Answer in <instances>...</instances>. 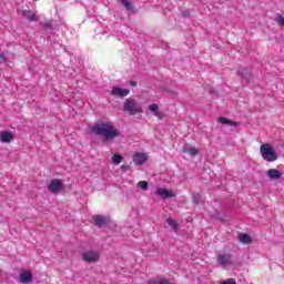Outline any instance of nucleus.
I'll list each match as a JSON object with an SVG mask.
<instances>
[{
	"label": "nucleus",
	"instance_id": "1",
	"mask_svg": "<svg viewBox=\"0 0 284 284\" xmlns=\"http://www.w3.org/2000/svg\"><path fill=\"white\" fill-rule=\"evenodd\" d=\"M91 130L93 134H97L98 136H103V139H105L106 141H112V139L121 136V133L114 128V124H112V122L95 123Z\"/></svg>",
	"mask_w": 284,
	"mask_h": 284
},
{
	"label": "nucleus",
	"instance_id": "2",
	"mask_svg": "<svg viewBox=\"0 0 284 284\" xmlns=\"http://www.w3.org/2000/svg\"><path fill=\"white\" fill-rule=\"evenodd\" d=\"M260 152L262 155V159L264 161H267L268 163H274V161L278 160V154H276V151H274V146L271 144H262L260 146Z\"/></svg>",
	"mask_w": 284,
	"mask_h": 284
},
{
	"label": "nucleus",
	"instance_id": "3",
	"mask_svg": "<svg viewBox=\"0 0 284 284\" xmlns=\"http://www.w3.org/2000/svg\"><path fill=\"white\" fill-rule=\"evenodd\" d=\"M123 110L131 116H134V114L142 112L143 109L141 108V104H138L134 99H126L124 101Z\"/></svg>",
	"mask_w": 284,
	"mask_h": 284
},
{
	"label": "nucleus",
	"instance_id": "4",
	"mask_svg": "<svg viewBox=\"0 0 284 284\" xmlns=\"http://www.w3.org/2000/svg\"><path fill=\"white\" fill-rule=\"evenodd\" d=\"M217 263L222 267H227L232 265V254L222 253L217 255Z\"/></svg>",
	"mask_w": 284,
	"mask_h": 284
},
{
	"label": "nucleus",
	"instance_id": "5",
	"mask_svg": "<svg viewBox=\"0 0 284 284\" xmlns=\"http://www.w3.org/2000/svg\"><path fill=\"white\" fill-rule=\"evenodd\" d=\"M99 252L95 251H87L82 255L83 261H85L87 263H97V261H99Z\"/></svg>",
	"mask_w": 284,
	"mask_h": 284
},
{
	"label": "nucleus",
	"instance_id": "6",
	"mask_svg": "<svg viewBox=\"0 0 284 284\" xmlns=\"http://www.w3.org/2000/svg\"><path fill=\"white\" fill-rule=\"evenodd\" d=\"M130 94L129 89H123L120 87H112L111 95L116 97L118 99H123V97H128Z\"/></svg>",
	"mask_w": 284,
	"mask_h": 284
},
{
	"label": "nucleus",
	"instance_id": "7",
	"mask_svg": "<svg viewBox=\"0 0 284 284\" xmlns=\"http://www.w3.org/2000/svg\"><path fill=\"white\" fill-rule=\"evenodd\" d=\"M32 281H34V276L32 275V272L23 271L22 273H20V282L22 284H30L32 283Z\"/></svg>",
	"mask_w": 284,
	"mask_h": 284
},
{
	"label": "nucleus",
	"instance_id": "8",
	"mask_svg": "<svg viewBox=\"0 0 284 284\" xmlns=\"http://www.w3.org/2000/svg\"><path fill=\"white\" fill-rule=\"evenodd\" d=\"M148 161V155L145 153H134L133 154V163L135 165H143Z\"/></svg>",
	"mask_w": 284,
	"mask_h": 284
},
{
	"label": "nucleus",
	"instance_id": "9",
	"mask_svg": "<svg viewBox=\"0 0 284 284\" xmlns=\"http://www.w3.org/2000/svg\"><path fill=\"white\" fill-rule=\"evenodd\" d=\"M61 187H62L61 180H52L48 185V190L53 193L59 192Z\"/></svg>",
	"mask_w": 284,
	"mask_h": 284
},
{
	"label": "nucleus",
	"instance_id": "10",
	"mask_svg": "<svg viewBox=\"0 0 284 284\" xmlns=\"http://www.w3.org/2000/svg\"><path fill=\"white\" fill-rule=\"evenodd\" d=\"M155 194L162 199H172L174 196V193L168 189H156Z\"/></svg>",
	"mask_w": 284,
	"mask_h": 284
},
{
	"label": "nucleus",
	"instance_id": "11",
	"mask_svg": "<svg viewBox=\"0 0 284 284\" xmlns=\"http://www.w3.org/2000/svg\"><path fill=\"white\" fill-rule=\"evenodd\" d=\"M146 284H172V282L165 277H153L148 280Z\"/></svg>",
	"mask_w": 284,
	"mask_h": 284
},
{
	"label": "nucleus",
	"instance_id": "12",
	"mask_svg": "<svg viewBox=\"0 0 284 284\" xmlns=\"http://www.w3.org/2000/svg\"><path fill=\"white\" fill-rule=\"evenodd\" d=\"M13 139H14V135H12V133H10L9 131H3L0 134V141L2 143H10Z\"/></svg>",
	"mask_w": 284,
	"mask_h": 284
},
{
	"label": "nucleus",
	"instance_id": "13",
	"mask_svg": "<svg viewBox=\"0 0 284 284\" xmlns=\"http://www.w3.org/2000/svg\"><path fill=\"white\" fill-rule=\"evenodd\" d=\"M182 152H183L184 154H190L191 156H196V154H199V150H197L196 148L190 145V144H186V145L183 148Z\"/></svg>",
	"mask_w": 284,
	"mask_h": 284
},
{
	"label": "nucleus",
	"instance_id": "14",
	"mask_svg": "<svg viewBox=\"0 0 284 284\" xmlns=\"http://www.w3.org/2000/svg\"><path fill=\"white\" fill-rule=\"evenodd\" d=\"M93 220H94L97 227H103V226L108 225V219H105L104 216L95 215L93 217Z\"/></svg>",
	"mask_w": 284,
	"mask_h": 284
},
{
	"label": "nucleus",
	"instance_id": "15",
	"mask_svg": "<svg viewBox=\"0 0 284 284\" xmlns=\"http://www.w3.org/2000/svg\"><path fill=\"white\" fill-rule=\"evenodd\" d=\"M267 176H268V179L278 180V179H281V176H283V173H281V171H278L276 169H270L267 171Z\"/></svg>",
	"mask_w": 284,
	"mask_h": 284
},
{
	"label": "nucleus",
	"instance_id": "16",
	"mask_svg": "<svg viewBox=\"0 0 284 284\" xmlns=\"http://www.w3.org/2000/svg\"><path fill=\"white\" fill-rule=\"evenodd\" d=\"M240 243H244V245H250L252 243V237L245 233L239 235Z\"/></svg>",
	"mask_w": 284,
	"mask_h": 284
},
{
	"label": "nucleus",
	"instance_id": "17",
	"mask_svg": "<svg viewBox=\"0 0 284 284\" xmlns=\"http://www.w3.org/2000/svg\"><path fill=\"white\" fill-rule=\"evenodd\" d=\"M121 161H123V155L119 153L113 154L111 158V163H113V165H119Z\"/></svg>",
	"mask_w": 284,
	"mask_h": 284
},
{
	"label": "nucleus",
	"instance_id": "18",
	"mask_svg": "<svg viewBox=\"0 0 284 284\" xmlns=\"http://www.w3.org/2000/svg\"><path fill=\"white\" fill-rule=\"evenodd\" d=\"M219 122L222 123L223 125H233V126L239 125V122H234V121L227 120L225 118H219Z\"/></svg>",
	"mask_w": 284,
	"mask_h": 284
},
{
	"label": "nucleus",
	"instance_id": "19",
	"mask_svg": "<svg viewBox=\"0 0 284 284\" xmlns=\"http://www.w3.org/2000/svg\"><path fill=\"white\" fill-rule=\"evenodd\" d=\"M166 223L170 225V227H173L174 232H179V224L176 223V220L169 217Z\"/></svg>",
	"mask_w": 284,
	"mask_h": 284
},
{
	"label": "nucleus",
	"instance_id": "20",
	"mask_svg": "<svg viewBox=\"0 0 284 284\" xmlns=\"http://www.w3.org/2000/svg\"><path fill=\"white\" fill-rule=\"evenodd\" d=\"M122 6H124V8L129 10V12H135L134 6H132V2L130 0H122Z\"/></svg>",
	"mask_w": 284,
	"mask_h": 284
},
{
	"label": "nucleus",
	"instance_id": "21",
	"mask_svg": "<svg viewBox=\"0 0 284 284\" xmlns=\"http://www.w3.org/2000/svg\"><path fill=\"white\" fill-rule=\"evenodd\" d=\"M24 17L28 19V21H39V18L30 11H24Z\"/></svg>",
	"mask_w": 284,
	"mask_h": 284
},
{
	"label": "nucleus",
	"instance_id": "22",
	"mask_svg": "<svg viewBox=\"0 0 284 284\" xmlns=\"http://www.w3.org/2000/svg\"><path fill=\"white\" fill-rule=\"evenodd\" d=\"M139 187H141V190H148V182L146 181H140L139 182Z\"/></svg>",
	"mask_w": 284,
	"mask_h": 284
},
{
	"label": "nucleus",
	"instance_id": "23",
	"mask_svg": "<svg viewBox=\"0 0 284 284\" xmlns=\"http://www.w3.org/2000/svg\"><path fill=\"white\" fill-rule=\"evenodd\" d=\"M149 110L150 112H156L159 110V104H150Z\"/></svg>",
	"mask_w": 284,
	"mask_h": 284
},
{
	"label": "nucleus",
	"instance_id": "24",
	"mask_svg": "<svg viewBox=\"0 0 284 284\" xmlns=\"http://www.w3.org/2000/svg\"><path fill=\"white\" fill-rule=\"evenodd\" d=\"M220 284H236V281H234V278H229L225 281H221Z\"/></svg>",
	"mask_w": 284,
	"mask_h": 284
},
{
	"label": "nucleus",
	"instance_id": "25",
	"mask_svg": "<svg viewBox=\"0 0 284 284\" xmlns=\"http://www.w3.org/2000/svg\"><path fill=\"white\" fill-rule=\"evenodd\" d=\"M193 201H194V203H201V194L195 193V194L193 195Z\"/></svg>",
	"mask_w": 284,
	"mask_h": 284
},
{
	"label": "nucleus",
	"instance_id": "26",
	"mask_svg": "<svg viewBox=\"0 0 284 284\" xmlns=\"http://www.w3.org/2000/svg\"><path fill=\"white\" fill-rule=\"evenodd\" d=\"M0 63H6V54L0 53Z\"/></svg>",
	"mask_w": 284,
	"mask_h": 284
},
{
	"label": "nucleus",
	"instance_id": "27",
	"mask_svg": "<svg viewBox=\"0 0 284 284\" xmlns=\"http://www.w3.org/2000/svg\"><path fill=\"white\" fill-rule=\"evenodd\" d=\"M121 170H123V172H125V171L130 170V165L122 164Z\"/></svg>",
	"mask_w": 284,
	"mask_h": 284
},
{
	"label": "nucleus",
	"instance_id": "28",
	"mask_svg": "<svg viewBox=\"0 0 284 284\" xmlns=\"http://www.w3.org/2000/svg\"><path fill=\"white\" fill-rule=\"evenodd\" d=\"M240 77L245 78V77H252V73H239Z\"/></svg>",
	"mask_w": 284,
	"mask_h": 284
},
{
	"label": "nucleus",
	"instance_id": "29",
	"mask_svg": "<svg viewBox=\"0 0 284 284\" xmlns=\"http://www.w3.org/2000/svg\"><path fill=\"white\" fill-rule=\"evenodd\" d=\"M155 116H158V119L161 120V119H163L164 115H163V112H156Z\"/></svg>",
	"mask_w": 284,
	"mask_h": 284
},
{
	"label": "nucleus",
	"instance_id": "30",
	"mask_svg": "<svg viewBox=\"0 0 284 284\" xmlns=\"http://www.w3.org/2000/svg\"><path fill=\"white\" fill-rule=\"evenodd\" d=\"M130 85H131V88H136V81H131Z\"/></svg>",
	"mask_w": 284,
	"mask_h": 284
},
{
	"label": "nucleus",
	"instance_id": "31",
	"mask_svg": "<svg viewBox=\"0 0 284 284\" xmlns=\"http://www.w3.org/2000/svg\"><path fill=\"white\" fill-rule=\"evenodd\" d=\"M183 17H190V11L183 12Z\"/></svg>",
	"mask_w": 284,
	"mask_h": 284
}]
</instances>
